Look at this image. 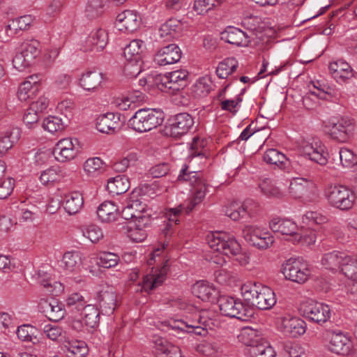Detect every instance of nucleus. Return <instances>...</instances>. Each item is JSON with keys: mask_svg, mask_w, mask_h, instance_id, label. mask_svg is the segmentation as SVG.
I'll return each mask as SVG.
<instances>
[{"mask_svg": "<svg viewBox=\"0 0 357 357\" xmlns=\"http://www.w3.org/2000/svg\"><path fill=\"white\" fill-rule=\"evenodd\" d=\"M206 241L214 252L211 257L214 264L224 265L229 255L233 256L241 266L249 263V255L241 252V246L234 236L225 232H209L206 236Z\"/></svg>", "mask_w": 357, "mask_h": 357, "instance_id": "obj_1", "label": "nucleus"}, {"mask_svg": "<svg viewBox=\"0 0 357 357\" xmlns=\"http://www.w3.org/2000/svg\"><path fill=\"white\" fill-rule=\"evenodd\" d=\"M171 306L176 307L181 310L186 311L187 315L185 320L178 322L177 327L188 333H194L196 335H204L206 333V326L208 319L206 317V312L198 311L185 298H177L172 300Z\"/></svg>", "mask_w": 357, "mask_h": 357, "instance_id": "obj_2", "label": "nucleus"}, {"mask_svg": "<svg viewBox=\"0 0 357 357\" xmlns=\"http://www.w3.org/2000/svg\"><path fill=\"white\" fill-rule=\"evenodd\" d=\"M241 294L245 301L259 310H270L276 303L273 290L259 282L244 283L241 287Z\"/></svg>", "mask_w": 357, "mask_h": 357, "instance_id": "obj_3", "label": "nucleus"}, {"mask_svg": "<svg viewBox=\"0 0 357 357\" xmlns=\"http://www.w3.org/2000/svg\"><path fill=\"white\" fill-rule=\"evenodd\" d=\"M165 249V245H162L155 249L150 255V258L148 261L149 265L151 266L155 263H161L162 266L160 268L153 267L151 272L143 278V280L139 284L140 289L137 291L149 292L157 287L161 285L166 279V275L168 271L167 260L164 262L161 255Z\"/></svg>", "mask_w": 357, "mask_h": 357, "instance_id": "obj_4", "label": "nucleus"}, {"mask_svg": "<svg viewBox=\"0 0 357 357\" xmlns=\"http://www.w3.org/2000/svg\"><path fill=\"white\" fill-rule=\"evenodd\" d=\"M188 167H183L178 176V181L189 182L193 187L192 195L190 199L184 204L185 205V213L188 214L204 199L208 192V185L202 178L200 171H188Z\"/></svg>", "mask_w": 357, "mask_h": 357, "instance_id": "obj_5", "label": "nucleus"}, {"mask_svg": "<svg viewBox=\"0 0 357 357\" xmlns=\"http://www.w3.org/2000/svg\"><path fill=\"white\" fill-rule=\"evenodd\" d=\"M322 340L325 348L334 354L350 356L355 353L351 337L340 330H326L322 333Z\"/></svg>", "mask_w": 357, "mask_h": 357, "instance_id": "obj_6", "label": "nucleus"}, {"mask_svg": "<svg viewBox=\"0 0 357 357\" xmlns=\"http://www.w3.org/2000/svg\"><path fill=\"white\" fill-rule=\"evenodd\" d=\"M324 194L330 206L342 211L351 208L356 200L354 191L347 186L340 184L328 185Z\"/></svg>", "mask_w": 357, "mask_h": 357, "instance_id": "obj_7", "label": "nucleus"}, {"mask_svg": "<svg viewBox=\"0 0 357 357\" xmlns=\"http://www.w3.org/2000/svg\"><path fill=\"white\" fill-rule=\"evenodd\" d=\"M163 119L160 110L140 109L128 120V126L138 132H145L161 125Z\"/></svg>", "mask_w": 357, "mask_h": 357, "instance_id": "obj_8", "label": "nucleus"}, {"mask_svg": "<svg viewBox=\"0 0 357 357\" xmlns=\"http://www.w3.org/2000/svg\"><path fill=\"white\" fill-rule=\"evenodd\" d=\"M298 151L305 158L324 167L328 162V152L326 145L318 137L302 139L298 144Z\"/></svg>", "mask_w": 357, "mask_h": 357, "instance_id": "obj_9", "label": "nucleus"}, {"mask_svg": "<svg viewBox=\"0 0 357 357\" xmlns=\"http://www.w3.org/2000/svg\"><path fill=\"white\" fill-rule=\"evenodd\" d=\"M327 134L334 140L345 143L353 135L354 122L348 117L331 118L325 123Z\"/></svg>", "mask_w": 357, "mask_h": 357, "instance_id": "obj_10", "label": "nucleus"}, {"mask_svg": "<svg viewBox=\"0 0 357 357\" xmlns=\"http://www.w3.org/2000/svg\"><path fill=\"white\" fill-rule=\"evenodd\" d=\"M300 312L302 316L308 321L319 324L326 323L331 316L329 305L314 300L303 302L300 306Z\"/></svg>", "mask_w": 357, "mask_h": 357, "instance_id": "obj_11", "label": "nucleus"}, {"mask_svg": "<svg viewBox=\"0 0 357 357\" xmlns=\"http://www.w3.org/2000/svg\"><path fill=\"white\" fill-rule=\"evenodd\" d=\"M281 271L287 280L298 284L305 283L310 275L307 264L301 259L289 258L282 264Z\"/></svg>", "mask_w": 357, "mask_h": 357, "instance_id": "obj_12", "label": "nucleus"}, {"mask_svg": "<svg viewBox=\"0 0 357 357\" xmlns=\"http://www.w3.org/2000/svg\"><path fill=\"white\" fill-rule=\"evenodd\" d=\"M188 72L185 70H174L163 75H158L155 82L158 87L165 92L175 93L188 84Z\"/></svg>", "mask_w": 357, "mask_h": 357, "instance_id": "obj_13", "label": "nucleus"}, {"mask_svg": "<svg viewBox=\"0 0 357 357\" xmlns=\"http://www.w3.org/2000/svg\"><path fill=\"white\" fill-rule=\"evenodd\" d=\"M218 305L221 313L225 316L241 321H247L250 318L249 310L238 298L222 296L218 299Z\"/></svg>", "mask_w": 357, "mask_h": 357, "instance_id": "obj_14", "label": "nucleus"}, {"mask_svg": "<svg viewBox=\"0 0 357 357\" xmlns=\"http://www.w3.org/2000/svg\"><path fill=\"white\" fill-rule=\"evenodd\" d=\"M243 235L251 245L260 250L268 249L274 242V237L269 231L255 225H245Z\"/></svg>", "mask_w": 357, "mask_h": 357, "instance_id": "obj_15", "label": "nucleus"}, {"mask_svg": "<svg viewBox=\"0 0 357 357\" xmlns=\"http://www.w3.org/2000/svg\"><path fill=\"white\" fill-rule=\"evenodd\" d=\"M194 119L188 113H179L175 115L165 128L166 135L179 138L187 134L194 126Z\"/></svg>", "mask_w": 357, "mask_h": 357, "instance_id": "obj_16", "label": "nucleus"}, {"mask_svg": "<svg viewBox=\"0 0 357 357\" xmlns=\"http://www.w3.org/2000/svg\"><path fill=\"white\" fill-rule=\"evenodd\" d=\"M78 153L77 140L70 137L60 139L55 145L54 155L61 162L74 159Z\"/></svg>", "mask_w": 357, "mask_h": 357, "instance_id": "obj_17", "label": "nucleus"}, {"mask_svg": "<svg viewBox=\"0 0 357 357\" xmlns=\"http://www.w3.org/2000/svg\"><path fill=\"white\" fill-rule=\"evenodd\" d=\"M306 327V323L298 317L285 315L280 318L279 328L285 335L299 337L305 333Z\"/></svg>", "mask_w": 357, "mask_h": 357, "instance_id": "obj_18", "label": "nucleus"}, {"mask_svg": "<svg viewBox=\"0 0 357 357\" xmlns=\"http://www.w3.org/2000/svg\"><path fill=\"white\" fill-rule=\"evenodd\" d=\"M257 207V203L248 199L243 203L233 202L225 206V213L230 219L234 221L239 220L246 214L252 216L255 213V208Z\"/></svg>", "mask_w": 357, "mask_h": 357, "instance_id": "obj_19", "label": "nucleus"}, {"mask_svg": "<svg viewBox=\"0 0 357 357\" xmlns=\"http://www.w3.org/2000/svg\"><path fill=\"white\" fill-rule=\"evenodd\" d=\"M181 50L176 44L166 45L157 51L154 56V62L160 66L171 65L178 62L181 58Z\"/></svg>", "mask_w": 357, "mask_h": 357, "instance_id": "obj_20", "label": "nucleus"}, {"mask_svg": "<svg viewBox=\"0 0 357 357\" xmlns=\"http://www.w3.org/2000/svg\"><path fill=\"white\" fill-rule=\"evenodd\" d=\"M108 43V33L103 29L92 31L82 41L83 51H102Z\"/></svg>", "mask_w": 357, "mask_h": 357, "instance_id": "obj_21", "label": "nucleus"}, {"mask_svg": "<svg viewBox=\"0 0 357 357\" xmlns=\"http://www.w3.org/2000/svg\"><path fill=\"white\" fill-rule=\"evenodd\" d=\"M269 227L274 233H278L292 241L296 231H298L297 224L291 219L275 217L269 222Z\"/></svg>", "mask_w": 357, "mask_h": 357, "instance_id": "obj_22", "label": "nucleus"}, {"mask_svg": "<svg viewBox=\"0 0 357 357\" xmlns=\"http://www.w3.org/2000/svg\"><path fill=\"white\" fill-rule=\"evenodd\" d=\"M142 18L137 12L126 10L119 13L116 20V26L121 31L133 32L141 24Z\"/></svg>", "mask_w": 357, "mask_h": 357, "instance_id": "obj_23", "label": "nucleus"}, {"mask_svg": "<svg viewBox=\"0 0 357 357\" xmlns=\"http://www.w3.org/2000/svg\"><path fill=\"white\" fill-rule=\"evenodd\" d=\"M328 69L331 76L338 84L347 83L354 76L351 66L342 59L331 62Z\"/></svg>", "mask_w": 357, "mask_h": 357, "instance_id": "obj_24", "label": "nucleus"}, {"mask_svg": "<svg viewBox=\"0 0 357 357\" xmlns=\"http://www.w3.org/2000/svg\"><path fill=\"white\" fill-rule=\"evenodd\" d=\"M67 176V172L64 168L54 165L42 171L39 181L43 185L52 187L62 181Z\"/></svg>", "mask_w": 357, "mask_h": 357, "instance_id": "obj_25", "label": "nucleus"}, {"mask_svg": "<svg viewBox=\"0 0 357 357\" xmlns=\"http://www.w3.org/2000/svg\"><path fill=\"white\" fill-rule=\"evenodd\" d=\"M312 180L303 177H296L291 180L288 188L289 194L294 198H302L307 195L314 188Z\"/></svg>", "mask_w": 357, "mask_h": 357, "instance_id": "obj_26", "label": "nucleus"}, {"mask_svg": "<svg viewBox=\"0 0 357 357\" xmlns=\"http://www.w3.org/2000/svg\"><path fill=\"white\" fill-rule=\"evenodd\" d=\"M347 254L343 252L334 250L324 254L321 258V263L324 268L331 271H336L340 269L343 274V268L346 264Z\"/></svg>", "mask_w": 357, "mask_h": 357, "instance_id": "obj_27", "label": "nucleus"}, {"mask_svg": "<svg viewBox=\"0 0 357 357\" xmlns=\"http://www.w3.org/2000/svg\"><path fill=\"white\" fill-rule=\"evenodd\" d=\"M192 294L205 302H214L218 296V291L213 284L206 281H198L192 287Z\"/></svg>", "mask_w": 357, "mask_h": 357, "instance_id": "obj_28", "label": "nucleus"}, {"mask_svg": "<svg viewBox=\"0 0 357 357\" xmlns=\"http://www.w3.org/2000/svg\"><path fill=\"white\" fill-rule=\"evenodd\" d=\"M343 275L349 280L348 291L352 294H357V255L347 254Z\"/></svg>", "mask_w": 357, "mask_h": 357, "instance_id": "obj_29", "label": "nucleus"}, {"mask_svg": "<svg viewBox=\"0 0 357 357\" xmlns=\"http://www.w3.org/2000/svg\"><path fill=\"white\" fill-rule=\"evenodd\" d=\"M121 127L119 114L108 112L97 119L96 128L102 133L114 132Z\"/></svg>", "mask_w": 357, "mask_h": 357, "instance_id": "obj_30", "label": "nucleus"}, {"mask_svg": "<svg viewBox=\"0 0 357 357\" xmlns=\"http://www.w3.org/2000/svg\"><path fill=\"white\" fill-rule=\"evenodd\" d=\"M82 264V254L79 251L66 252L61 260L60 266L66 273H77Z\"/></svg>", "mask_w": 357, "mask_h": 357, "instance_id": "obj_31", "label": "nucleus"}, {"mask_svg": "<svg viewBox=\"0 0 357 357\" xmlns=\"http://www.w3.org/2000/svg\"><path fill=\"white\" fill-rule=\"evenodd\" d=\"M35 20V17L31 15H25L12 20L4 28V31L7 37L3 38L0 35V38L2 41H7L9 38L13 36L17 33V31L26 30L29 28Z\"/></svg>", "mask_w": 357, "mask_h": 357, "instance_id": "obj_32", "label": "nucleus"}, {"mask_svg": "<svg viewBox=\"0 0 357 357\" xmlns=\"http://www.w3.org/2000/svg\"><path fill=\"white\" fill-rule=\"evenodd\" d=\"M39 83L37 75L29 76L19 86L17 96L20 100L26 101L33 98L39 90Z\"/></svg>", "mask_w": 357, "mask_h": 357, "instance_id": "obj_33", "label": "nucleus"}, {"mask_svg": "<svg viewBox=\"0 0 357 357\" xmlns=\"http://www.w3.org/2000/svg\"><path fill=\"white\" fill-rule=\"evenodd\" d=\"M146 49L144 41L134 39L124 47L123 56L127 61L141 62Z\"/></svg>", "mask_w": 357, "mask_h": 357, "instance_id": "obj_34", "label": "nucleus"}, {"mask_svg": "<svg viewBox=\"0 0 357 357\" xmlns=\"http://www.w3.org/2000/svg\"><path fill=\"white\" fill-rule=\"evenodd\" d=\"M40 307L45 316L53 321L61 320L66 313L62 303L54 298L42 301Z\"/></svg>", "mask_w": 357, "mask_h": 357, "instance_id": "obj_35", "label": "nucleus"}, {"mask_svg": "<svg viewBox=\"0 0 357 357\" xmlns=\"http://www.w3.org/2000/svg\"><path fill=\"white\" fill-rule=\"evenodd\" d=\"M182 29V24L176 18H170L163 23L159 30V37L163 40H170L178 37Z\"/></svg>", "mask_w": 357, "mask_h": 357, "instance_id": "obj_36", "label": "nucleus"}, {"mask_svg": "<svg viewBox=\"0 0 357 357\" xmlns=\"http://www.w3.org/2000/svg\"><path fill=\"white\" fill-rule=\"evenodd\" d=\"M103 80L102 74L97 71L83 73L79 78V85L85 91H95Z\"/></svg>", "mask_w": 357, "mask_h": 357, "instance_id": "obj_37", "label": "nucleus"}, {"mask_svg": "<svg viewBox=\"0 0 357 357\" xmlns=\"http://www.w3.org/2000/svg\"><path fill=\"white\" fill-rule=\"evenodd\" d=\"M84 206V198L82 195L74 191L65 195L63 200V206L65 211L72 215L79 213Z\"/></svg>", "mask_w": 357, "mask_h": 357, "instance_id": "obj_38", "label": "nucleus"}, {"mask_svg": "<svg viewBox=\"0 0 357 357\" xmlns=\"http://www.w3.org/2000/svg\"><path fill=\"white\" fill-rule=\"evenodd\" d=\"M134 191L132 192L129 199L127 202V205L123 208L121 212L122 218L125 220H133L137 218L138 215L142 212H145L146 206L143 204L138 199H135Z\"/></svg>", "mask_w": 357, "mask_h": 357, "instance_id": "obj_39", "label": "nucleus"}, {"mask_svg": "<svg viewBox=\"0 0 357 357\" xmlns=\"http://www.w3.org/2000/svg\"><path fill=\"white\" fill-rule=\"evenodd\" d=\"M221 39L236 46L245 45L248 37L245 33L234 26H229L221 33Z\"/></svg>", "mask_w": 357, "mask_h": 357, "instance_id": "obj_40", "label": "nucleus"}, {"mask_svg": "<svg viewBox=\"0 0 357 357\" xmlns=\"http://www.w3.org/2000/svg\"><path fill=\"white\" fill-rule=\"evenodd\" d=\"M83 169L88 177L96 178L106 171V164L99 157H93L84 162Z\"/></svg>", "mask_w": 357, "mask_h": 357, "instance_id": "obj_41", "label": "nucleus"}, {"mask_svg": "<svg viewBox=\"0 0 357 357\" xmlns=\"http://www.w3.org/2000/svg\"><path fill=\"white\" fill-rule=\"evenodd\" d=\"M118 206L113 202H102L97 209V215L103 222H110L116 220L119 213Z\"/></svg>", "mask_w": 357, "mask_h": 357, "instance_id": "obj_42", "label": "nucleus"}, {"mask_svg": "<svg viewBox=\"0 0 357 357\" xmlns=\"http://www.w3.org/2000/svg\"><path fill=\"white\" fill-rule=\"evenodd\" d=\"M130 188L128 178L123 175L110 178L107 184V189L112 195H119L126 192Z\"/></svg>", "mask_w": 357, "mask_h": 357, "instance_id": "obj_43", "label": "nucleus"}, {"mask_svg": "<svg viewBox=\"0 0 357 357\" xmlns=\"http://www.w3.org/2000/svg\"><path fill=\"white\" fill-rule=\"evenodd\" d=\"M185 205L180 204L178 206L175 208H169L167 209L165 212V217L168 220L164 231L165 235H168L169 231L172 230L173 225H178L181 222V218L182 216L183 211L185 212Z\"/></svg>", "mask_w": 357, "mask_h": 357, "instance_id": "obj_44", "label": "nucleus"}, {"mask_svg": "<svg viewBox=\"0 0 357 357\" xmlns=\"http://www.w3.org/2000/svg\"><path fill=\"white\" fill-rule=\"evenodd\" d=\"M238 66V63L235 58H227L218 65L216 75L220 79H226L236 70Z\"/></svg>", "mask_w": 357, "mask_h": 357, "instance_id": "obj_45", "label": "nucleus"}, {"mask_svg": "<svg viewBox=\"0 0 357 357\" xmlns=\"http://www.w3.org/2000/svg\"><path fill=\"white\" fill-rule=\"evenodd\" d=\"M263 159L266 163L275 165L280 169L285 167L287 161L285 155L275 149H268L264 153Z\"/></svg>", "mask_w": 357, "mask_h": 357, "instance_id": "obj_46", "label": "nucleus"}, {"mask_svg": "<svg viewBox=\"0 0 357 357\" xmlns=\"http://www.w3.org/2000/svg\"><path fill=\"white\" fill-rule=\"evenodd\" d=\"M251 357H275V352L268 342L261 340L256 346L249 348Z\"/></svg>", "mask_w": 357, "mask_h": 357, "instance_id": "obj_47", "label": "nucleus"}, {"mask_svg": "<svg viewBox=\"0 0 357 357\" xmlns=\"http://www.w3.org/2000/svg\"><path fill=\"white\" fill-rule=\"evenodd\" d=\"M19 131L13 130L11 132L0 133V156L4 155L18 140Z\"/></svg>", "mask_w": 357, "mask_h": 357, "instance_id": "obj_48", "label": "nucleus"}, {"mask_svg": "<svg viewBox=\"0 0 357 357\" xmlns=\"http://www.w3.org/2000/svg\"><path fill=\"white\" fill-rule=\"evenodd\" d=\"M238 340L249 348L256 346L261 340L257 335V331L250 327H245L241 329L238 335Z\"/></svg>", "mask_w": 357, "mask_h": 357, "instance_id": "obj_49", "label": "nucleus"}, {"mask_svg": "<svg viewBox=\"0 0 357 357\" xmlns=\"http://www.w3.org/2000/svg\"><path fill=\"white\" fill-rule=\"evenodd\" d=\"M107 0H88L85 13L88 17L95 18L103 13Z\"/></svg>", "mask_w": 357, "mask_h": 357, "instance_id": "obj_50", "label": "nucleus"}, {"mask_svg": "<svg viewBox=\"0 0 357 357\" xmlns=\"http://www.w3.org/2000/svg\"><path fill=\"white\" fill-rule=\"evenodd\" d=\"M66 347L70 357H84L89 351L87 344L84 341L71 340L66 343Z\"/></svg>", "mask_w": 357, "mask_h": 357, "instance_id": "obj_51", "label": "nucleus"}, {"mask_svg": "<svg viewBox=\"0 0 357 357\" xmlns=\"http://www.w3.org/2000/svg\"><path fill=\"white\" fill-rule=\"evenodd\" d=\"M116 298L112 291H105L100 294V306L103 313L107 315L113 313L116 308Z\"/></svg>", "mask_w": 357, "mask_h": 357, "instance_id": "obj_52", "label": "nucleus"}, {"mask_svg": "<svg viewBox=\"0 0 357 357\" xmlns=\"http://www.w3.org/2000/svg\"><path fill=\"white\" fill-rule=\"evenodd\" d=\"M85 326L91 328L97 326L99 321L98 309L93 305H86L83 308Z\"/></svg>", "mask_w": 357, "mask_h": 357, "instance_id": "obj_53", "label": "nucleus"}, {"mask_svg": "<svg viewBox=\"0 0 357 357\" xmlns=\"http://www.w3.org/2000/svg\"><path fill=\"white\" fill-rule=\"evenodd\" d=\"M22 52L34 62L41 52V44L35 39L26 40L22 45Z\"/></svg>", "mask_w": 357, "mask_h": 357, "instance_id": "obj_54", "label": "nucleus"}, {"mask_svg": "<svg viewBox=\"0 0 357 357\" xmlns=\"http://www.w3.org/2000/svg\"><path fill=\"white\" fill-rule=\"evenodd\" d=\"M211 89V80L208 77H202L197 79L191 87V92L197 98L204 97L208 94Z\"/></svg>", "mask_w": 357, "mask_h": 357, "instance_id": "obj_55", "label": "nucleus"}, {"mask_svg": "<svg viewBox=\"0 0 357 357\" xmlns=\"http://www.w3.org/2000/svg\"><path fill=\"white\" fill-rule=\"evenodd\" d=\"M317 240L316 231L313 229L303 230L301 232L296 231L294 237L292 238L294 244L310 245L314 244Z\"/></svg>", "mask_w": 357, "mask_h": 357, "instance_id": "obj_56", "label": "nucleus"}, {"mask_svg": "<svg viewBox=\"0 0 357 357\" xmlns=\"http://www.w3.org/2000/svg\"><path fill=\"white\" fill-rule=\"evenodd\" d=\"M66 125V121L55 116H50L45 118L43 122V128L51 133L63 130Z\"/></svg>", "mask_w": 357, "mask_h": 357, "instance_id": "obj_57", "label": "nucleus"}, {"mask_svg": "<svg viewBox=\"0 0 357 357\" xmlns=\"http://www.w3.org/2000/svg\"><path fill=\"white\" fill-rule=\"evenodd\" d=\"M220 4V0H195L193 10L197 15H204Z\"/></svg>", "mask_w": 357, "mask_h": 357, "instance_id": "obj_58", "label": "nucleus"}, {"mask_svg": "<svg viewBox=\"0 0 357 357\" xmlns=\"http://www.w3.org/2000/svg\"><path fill=\"white\" fill-rule=\"evenodd\" d=\"M82 235L91 242L96 243L103 238L102 229L97 225H91L82 227Z\"/></svg>", "mask_w": 357, "mask_h": 357, "instance_id": "obj_59", "label": "nucleus"}, {"mask_svg": "<svg viewBox=\"0 0 357 357\" xmlns=\"http://www.w3.org/2000/svg\"><path fill=\"white\" fill-rule=\"evenodd\" d=\"M119 257L113 252H102L100 255L97 264L102 268L115 267L119 262Z\"/></svg>", "mask_w": 357, "mask_h": 357, "instance_id": "obj_60", "label": "nucleus"}, {"mask_svg": "<svg viewBox=\"0 0 357 357\" xmlns=\"http://www.w3.org/2000/svg\"><path fill=\"white\" fill-rule=\"evenodd\" d=\"M56 112L64 116L68 121L71 119L75 113V104L70 99H66L60 101L56 106Z\"/></svg>", "mask_w": 357, "mask_h": 357, "instance_id": "obj_61", "label": "nucleus"}, {"mask_svg": "<svg viewBox=\"0 0 357 357\" xmlns=\"http://www.w3.org/2000/svg\"><path fill=\"white\" fill-rule=\"evenodd\" d=\"M302 220L303 223L309 225H314L326 223L328 219L326 215L319 212L307 211L303 215Z\"/></svg>", "mask_w": 357, "mask_h": 357, "instance_id": "obj_62", "label": "nucleus"}, {"mask_svg": "<svg viewBox=\"0 0 357 357\" xmlns=\"http://www.w3.org/2000/svg\"><path fill=\"white\" fill-rule=\"evenodd\" d=\"M261 192L267 197H276L281 195L278 188L275 187L273 181L269 178H265L261 181L259 185Z\"/></svg>", "mask_w": 357, "mask_h": 357, "instance_id": "obj_63", "label": "nucleus"}, {"mask_svg": "<svg viewBox=\"0 0 357 357\" xmlns=\"http://www.w3.org/2000/svg\"><path fill=\"white\" fill-rule=\"evenodd\" d=\"M340 162L344 167H352L357 162V157L354 152L348 148H341L339 151Z\"/></svg>", "mask_w": 357, "mask_h": 357, "instance_id": "obj_64", "label": "nucleus"}]
</instances>
